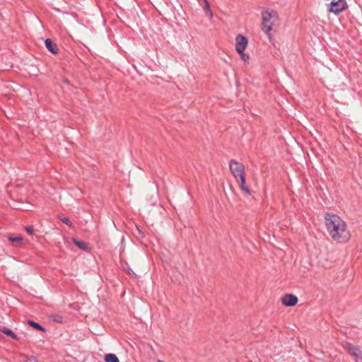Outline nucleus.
Segmentation results:
<instances>
[{
	"label": "nucleus",
	"instance_id": "nucleus-1",
	"mask_svg": "<svg viewBox=\"0 0 362 362\" xmlns=\"http://www.w3.org/2000/svg\"><path fill=\"white\" fill-rule=\"evenodd\" d=\"M327 230L332 238L338 243H344L349 238L346 223L337 215L327 213L325 215Z\"/></svg>",
	"mask_w": 362,
	"mask_h": 362
},
{
	"label": "nucleus",
	"instance_id": "nucleus-2",
	"mask_svg": "<svg viewBox=\"0 0 362 362\" xmlns=\"http://www.w3.org/2000/svg\"><path fill=\"white\" fill-rule=\"evenodd\" d=\"M279 21L276 12L265 11L262 13V30L269 37V32L272 30V25Z\"/></svg>",
	"mask_w": 362,
	"mask_h": 362
},
{
	"label": "nucleus",
	"instance_id": "nucleus-3",
	"mask_svg": "<svg viewBox=\"0 0 362 362\" xmlns=\"http://www.w3.org/2000/svg\"><path fill=\"white\" fill-rule=\"evenodd\" d=\"M229 168L235 178L238 179L241 178V177H245V166L243 163L234 159H231L229 161Z\"/></svg>",
	"mask_w": 362,
	"mask_h": 362
},
{
	"label": "nucleus",
	"instance_id": "nucleus-4",
	"mask_svg": "<svg viewBox=\"0 0 362 362\" xmlns=\"http://www.w3.org/2000/svg\"><path fill=\"white\" fill-rule=\"evenodd\" d=\"M328 11L336 15L339 14L346 9L347 4L346 0H331L330 3L327 4Z\"/></svg>",
	"mask_w": 362,
	"mask_h": 362
},
{
	"label": "nucleus",
	"instance_id": "nucleus-5",
	"mask_svg": "<svg viewBox=\"0 0 362 362\" xmlns=\"http://www.w3.org/2000/svg\"><path fill=\"white\" fill-rule=\"evenodd\" d=\"M344 346L347 352L355 358L356 362H362V352L357 346L349 342H346Z\"/></svg>",
	"mask_w": 362,
	"mask_h": 362
},
{
	"label": "nucleus",
	"instance_id": "nucleus-6",
	"mask_svg": "<svg viewBox=\"0 0 362 362\" xmlns=\"http://www.w3.org/2000/svg\"><path fill=\"white\" fill-rule=\"evenodd\" d=\"M236 45H235V49L238 53L243 52L245 49L246 48V46L247 45V39L246 37L242 35H238L236 37Z\"/></svg>",
	"mask_w": 362,
	"mask_h": 362
},
{
	"label": "nucleus",
	"instance_id": "nucleus-7",
	"mask_svg": "<svg viewBox=\"0 0 362 362\" xmlns=\"http://www.w3.org/2000/svg\"><path fill=\"white\" fill-rule=\"evenodd\" d=\"M284 305L288 307L294 306L298 303V298L293 294H286L281 298Z\"/></svg>",
	"mask_w": 362,
	"mask_h": 362
},
{
	"label": "nucleus",
	"instance_id": "nucleus-8",
	"mask_svg": "<svg viewBox=\"0 0 362 362\" xmlns=\"http://www.w3.org/2000/svg\"><path fill=\"white\" fill-rule=\"evenodd\" d=\"M46 48L52 54H57L58 52V47L51 39L47 38L45 40Z\"/></svg>",
	"mask_w": 362,
	"mask_h": 362
},
{
	"label": "nucleus",
	"instance_id": "nucleus-9",
	"mask_svg": "<svg viewBox=\"0 0 362 362\" xmlns=\"http://www.w3.org/2000/svg\"><path fill=\"white\" fill-rule=\"evenodd\" d=\"M246 180L245 177H241L240 178V187L243 192H244L247 194H250V191L249 188L246 186Z\"/></svg>",
	"mask_w": 362,
	"mask_h": 362
},
{
	"label": "nucleus",
	"instance_id": "nucleus-10",
	"mask_svg": "<svg viewBox=\"0 0 362 362\" xmlns=\"http://www.w3.org/2000/svg\"><path fill=\"white\" fill-rule=\"evenodd\" d=\"M74 243L76 246H78L82 250L88 251L89 250L88 245L85 242L74 239Z\"/></svg>",
	"mask_w": 362,
	"mask_h": 362
},
{
	"label": "nucleus",
	"instance_id": "nucleus-11",
	"mask_svg": "<svg viewBox=\"0 0 362 362\" xmlns=\"http://www.w3.org/2000/svg\"><path fill=\"white\" fill-rule=\"evenodd\" d=\"M28 324L30 325L32 327H33L34 329H37V330H40V331H42V332H45V328L43 327L41 325H40L39 323L37 322H35L33 320H28L27 321Z\"/></svg>",
	"mask_w": 362,
	"mask_h": 362
},
{
	"label": "nucleus",
	"instance_id": "nucleus-12",
	"mask_svg": "<svg viewBox=\"0 0 362 362\" xmlns=\"http://www.w3.org/2000/svg\"><path fill=\"white\" fill-rule=\"evenodd\" d=\"M104 360L105 362H119L117 356L114 354H105Z\"/></svg>",
	"mask_w": 362,
	"mask_h": 362
},
{
	"label": "nucleus",
	"instance_id": "nucleus-13",
	"mask_svg": "<svg viewBox=\"0 0 362 362\" xmlns=\"http://www.w3.org/2000/svg\"><path fill=\"white\" fill-rule=\"evenodd\" d=\"M24 230L27 233V234L32 237V239L34 240L35 237L37 238L35 235V230L33 226H28L24 227Z\"/></svg>",
	"mask_w": 362,
	"mask_h": 362
},
{
	"label": "nucleus",
	"instance_id": "nucleus-14",
	"mask_svg": "<svg viewBox=\"0 0 362 362\" xmlns=\"http://www.w3.org/2000/svg\"><path fill=\"white\" fill-rule=\"evenodd\" d=\"M0 331L8 336H10L11 337H12L13 339L17 338L16 335L11 329H9L5 327H1Z\"/></svg>",
	"mask_w": 362,
	"mask_h": 362
},
{
	"label": "nucleus",
	"instance_id": "nucleus-15",
	"mask_svg": "<svg viewBox=\"0 0 362 362\" xmlns=\"http://www.w3.org/2000/svg\"><path fill=\"white\" fill-rule=\"evenodd\" d=\"M205 6L204 7V10L205 11V13L208 16H212V12L210 9V6L209 2L206 0H204Z\"/></svg>",
	"mask_w": 362,
	"mask_h": 362
},
{
	"label": "nucleus",
	"instance_id": "nucleus-16",
	"mask_svg": "<svg viewBox=\"0 0 362 362\" xmlns=\"http://www.w3.org/2000/svg\"><path fill=\"white\" fill-rule=\"evenodd\" d=\"M52 320L56 322H62L63 317L59 315H53L51 316Z\"/></svg>",
	"mask_w": 362,
	"mask_h": 362
},
{
	"label": "nucleus",
	"instance_id": "nucleus-17",
	"mask_svg": "<svg viewBox=\"0 0 362 362\" xmlns=\"http://www.w3.org/2000/svg\"><path fill=\"white\" fill-rule=\"evenodd\" d=\"M60 219L64 223L66 224L67 226H72V223L68 217L61 218Z\"/></svg>",
	"mask_w": 362,
	"mask_h": 362
},
{
	"label": "nucleus",
	"instance_id": "nucleus-18",
	"mask_svg": "<svg viewBox=\"0 0 362 362\" xmlns=\"http://www.w3.org/2000/svg\"><path fill=\"white\" fill-rule=\"evenodd\" d=\"M240 57H241V59L244 61V62H247L248 59H249V55L246 54L244 53V51L241 53H238Z\"/></svg>",
	"mask_w": 362,
	"mask_h": 362
},
{
	"label": "nucleus",
	"instance_id": "nucleus-19",
	"mask_svg": "<svg viewBox=\"0 0 362 362\" xmlns=\"http://www.w3.org/2000/svg\"><path fill=\"white\" fill-rule=\"evenodd\" d=\"M24 362H38V361L36 357L30 356Z\"/></svg>",
	"mask_w": 362,
	"mask_h": 362
},
{
	"label": "nucleus",
	"instance_id": "nucleus-20",
	"mask_svg": "<svg viewBox=\"0 0 362 362\" xmlns=\"http://www.w3.org/2000/svg\"><path fill=\"white\" fill-rule=\"evenodd\" d=\"M9 240L11 241H20L22 240V238L21 237H16V238H12V237H10L9 238Z\"/></svg>",
	"mask_w": 362,
	"mask_h": 362
},
{
	"label": "nucleus",
	"instance_id": "nucleus-21",
	"mask_svg": "<svg viewBox=\"0 0 362 362\" xmlns=\"http://www.w3.org/2000/svg\"><path fill=\"white\" fill-rule=\"evenodd\" d=\"M19 204H19L18 202H14V203H13V204H11V206L13 208L18 209H19V207H18V205H19Z\"/></svg>",
	"mask_w": 362,
	"mask_h": 362
},
{
	"label": "nucleus",
	"instance_id": "nucleus-22",
	"mask_svg": "<svg viewBox=\"0 0 362 362\" xmlns=\"http://www.w3.org/2000/svg\"><path fill=\"white\" fill-rule=\"evenodd\" d=\"M129 274L136 276L135 273L132 270H131V272H129Z\"/></svg>",
	"mask_w": 362,
	"mask_h": 362
},
{
	"label": "nucleus",
	"instance_id": "nucleus-23",
	"mask_svg": "<svg viewBox=\"0 0 362 362\" xmlns=\"http://www.w3.org/2000/svg\"><path fill=\"white\" fill-rule=\"evenodd\" d=\"M31 210L30 207H24V211H30Z\"/></svg>",
	"mask_w": 362,
	"mask_h": 362
},
{
	"label": "nucleus",
	"instance_id": "nucleus-24",
	"mask_svg": "<svg viewBox=\"0 0 362 362\" xmlns=\"http://www.w3.org/2000/svg\"><path fill=\"white\" fill-rule=\"evenodd\" d=\"M157 362H164V361L158 360Z\"/></svg>",
	"mask_w": 362,
	"mask_h": 362
}]
</instances>
